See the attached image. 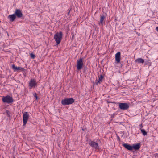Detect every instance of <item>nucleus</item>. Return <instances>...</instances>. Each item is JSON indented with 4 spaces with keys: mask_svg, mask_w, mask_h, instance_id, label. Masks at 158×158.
I'll use <instances>...</instances> for the list:
<instances>
[{
    "mask_svg": "<svg viewBox=\"0 0 158 158\" xmlns=\"http://www.w3.org/2000/svg\"><path fill=\"white\" fill-rule=\"evenodd\" d=\"M63 33L61 31H60L59 33L57 32L55 34L54 36V39L56 41V44L57 45L59 44L62 39Z\"/></svg>",
    "mask_w": 158,
    "mask_h": 158,
    "instance_id": "nucleus-1",
    "label": "nucleus"
},
{
    "mask_svg": "<svg viewBox=\"0 0 158 158\" xmlns=\"http://www.w3.org/2000/svg\"><path fill=\"white\" fill-rule=\"evenodd\" d=\"M74 99L72 98H68L62 99L61 104L64 106L71 104L74 102Z\"/></svg>",
    "mask_w": 158,
    "mask_h": 158,
    "instance_id": "nucleus-2",
    "label": "nucleus"
},
{
    "mask_svg": "<svg viewBox=\"0 0 158 158\" xmlns=\"http://www.w3.org/2000/svg\"><path fill=\"white\" fill-rule=\"evenodd\" d=\"M2 98V101L4 103L8 104L12 103L14 102V100L12 97L9 95H7L6 96H3Z\"/></svg>",
    "mask_w": 158,
    "mask_h": 158,
    "instance_id": "nucleus-3",
    "label": "nucleus"
},
{
    "mask_svg": "<svg viewBox=\"0 0 158 158\" xmlns=\"http://www.w3.org/2000/svg\"><path fill=\"white\" fill-rule=\"evenodd\" d=\"M129 107L128 103H119V108L121 110H127Z\"/></svg>",
    "mask_w": 158,
    "mask_h": 158,
    "instance_id": "nucleus-4",
    "label": "nucleus"
},
{
    "mask_svg": "<svg viewBox=\"0 0 158 158\" xmlns=\"http://www.w3.org/2000/svg\"><path fill=\"white\" fill-rule=\"evenodd\" d=\"M29 115L27 112H25L23 114V126H25L27 124L29 119Z\"/></svg>",
    "mask_w": 158,
    "mask_h": 158,
    "instance_id": "nucleus-5",
    "label": "nucleus"
},
{
    "mask_svg": "<svg viewBox=\"0 0 158 158\" xmlns=\"http://www.w3.org/2000/svg\"><path fill=\"white\" fill-rule=\"evenodd\" d=\"M83 60L82 58H80L77 60L76 67L78 70H80L81 69L83 66Z\"/></svg>",
    "mask_w": 158,
    "mask_h": 158,
    "instance_id": "nucleus-6",
    "label": "nucleus"
},
{
    "mask_svg": "<svg viewBox=\"0 0 158 158\" xmlns=\"http://www.w3.org/2000/svg\"><path fill=\"white\" fill-rule=\"evenodd\" d=\"M14 14L15 16H16L18 18H21L22 17L23 15L21 10L18 9H16L15 12Z\"/></svg>",
    "mask_w": 158,
    "mask_h": 158,
    "instance_id": "nucleus-7",
    "label": "nucleus"
},
{
    "mask_svg": "<svg viewBox=\"0 0 158 158\" xmlns=\"http://www.w3.org/2000/svg\"><path fill=\"white\" fill-rule=\"evenodd\" d=\"M106 18V16H105L104 15H100V22H99V25H103V24H105Z\"/></svg>",
    "mask_w": 158,
    "mask_h": 158,
    "instance_id": "nucleus-8",
    "label": "nucleus"
},
{
    "mask_svg": "<svg viewBox=\"0 0 158 158\" xmlns=\"http://www.w3.org/2000/svg\"><path fill=\"white\" fill-rule=\"evenodd\" d=\"M98 77L99 78L98 80H96L95 83V84L97 85H98L99 84H100L104 79V76L102 74L98 75Z\"/></svg>",
    "mask_w": 158,
    "mask_h": 158,
    "instance_id": "nucleus-9",
    "label": "nucleus"
},
{
    "mask_svg": "<svg viewBox=\"0 0 158 158\" xmlns=\"http://www.w3.org/2000/svg\"><path fill=\"white\" fill-rule=\"evenodd\" d=\"M37 85L36 81L35 79H31L29 82V86L30 87V89H31L32 87H35Z\"/></svg>",
    "mask_w": 158,
    "mask_h": 158,
    "instance_id": "nucleus-10",
    "label": "nucleus"
},
{
    "mask_svg": "<svg viewBox=\"0 0 158 158\" xmlns=\"http://www.w3.org/2000/svg\"><path fill=\"white\" fill-rule=\"evenodd\" d=\"M89 145L91 147L94 148L96 150L99 149V146L97 143L92 141L89 143Z\"/></svg>",
    "mask_w": 158,
    "mask_h": 158,
    "instance_id": "nucleus-11",
    "label": "nucleus"
},
{
    "mask_svg": "<svg viewBox=\"0 0 158 158\" xmlns=\"http://www.w3.org/2000/svg\"><path fill=\"white\" fill-rule=\"evenodd\" d=\"M140 148V143L134 144L132 146V150L134 149L135 150H137L139 149Z\"/></svg>",
    "mask_w": 158,
    "mask_h": 158,
    "instance_id": "nucleus-12",
    "label": "nucleus"
},
{
    "mask_svg": "<svg viewBox=\"0 0 158 158\" xmlns=\"http://www.w3.org/2000/svg\"><path fill=\"white\" fill-rule=\"evenodd\" d=\"M121 53L120 52H118L115 54V61L117 63H119L120 61Z\"/></svg>",
    "mask_w": 158,
    "mask_h": 158,
    "instance_id": "nucleus-13",
    "label": "nucleus"
},
{
    "mask_svg": "<svg viewBox=\"0 0 158 158\" xmlns=\"http://www.w3.org/2000/svg\"><path fill=\"white\" fill-rule=\"evenodd\" d=\"M122 145L127 150L129 151L132 150V146L130 144L128 143H124Z\"/></svg>",
    "mask_w": 158,
    "mask_h": 158,
    "instance_id": "nucleus-14",
    "label": "nucleus"
},
{
    "mask_svg": "<svg viewBox=\"0 0 158 158\" xmlns=\"http://www.w3.org/2000/svg\"><path fill=\"white\" fill-rule=\"evenodd\" d=\"M16 16H15L14 14L12 15H9L8 17V18L11 22L14 21L16 19Z\"/></svg>",
    "mask_w": 158,
    "mask_h": 158,
    "instance_id": "nucleus-15",
    "label": "nucleus"
},
{
    "mask_svg": "<svg viewBox=\"0 0 158 158\" xmlns=\"http://www.w3.org/2000/svg\"><path fill=\"white\" fill-rule=\"evenodd\" d=\"M12 67L13 69L14 70V71H17V70H23L24 68H21V67H16L14 64H13L12 65Z\"/></svg>",
    "mask_w": 158,
    "mask_h": 158,
    "instance_id": "nucleus-16",
    "label": "nucleus"
},
{
    "mask_svg": "<svg viewBox=\"0 0 158 158\" xmlns=\"http://www.w3.org/2000/svg\"><path fill=\"white\" fill-rule=\"evenodd\" d=\"M135 62L138 64L143 63L144 62V60L141 58H138L135 60Z\"/></svg>",
    "mask_w": 158,
    "mask_h": 158,
    "instance_id": "nucleus-17",
    "label": "nucleus"
},
{
    "mask_svg": "<svg viewBox=\"0 0 158 158\" xmlns=\"http://www.w3.org/2000/svg\"><path fill=\"white\" fill-rule=\"evenodd\" d=\"M144 63L145 65H148V66H150L151 65V62L150 60L144 61Z\"/></svg>",
    "mask_w": 158,
    "mask_h": 158,
    "instance_id": "nucleus-18",
    "label": "nucleus"
},
{
    "mask_svg": "<svg viewBox=\"0 0 158 158\" xmlns=\"http://www.w3.org/2000/svg\"><path fill=\"white\" fill-rule=\"evenodd\" d=\"M140 130H141V133H142L143 135L145 136L147 135V132L145 131L144 129L140 128Z\"/></svg>",
    "mask_w": 158,
    "mask_h": 158,
    "instance_id": "nucleus-19",
    "label": "nucleus"
},
{
    "mask_svg": "<svg viewBox=\"0 0 158 158\" xmlns=\"http://www.w3.org/2000/svg\"><path fill=\"white\" fill-rule=\"evenodd\" d=\"M6 114H7L8 117H10V111L8 110H6Z\"/></svg>",
    "mask_w": 158,
    "mask_h": 158,
    "instance_id": "nucleus-20",
    "label": "nucleus"
},
{
    "mask_svg": "<svg viewBox=\"0 0 158 158\" xmlns=\"http://www.w3.org/2000/svg\"><path fill=\"white\" fill-rule=\"evenodd\" d=\"M30 56L31 58L33 59H34L35 57V55L32 53L30 54Z\"/></svg>",
    "mask_w": 158,
    "mask_h": 158,
    "instance_id": "nucleus-21",
    "label": "nucleus"
},
{
    "mask_svg": "<svg viewBox=\"0 0 158 158\" xmlns=\"http://www.w3.org/2000/svg\"><path fill=\"white\" fill-rule=\"evenodd\" d=\"M33 95H34V97L35 98V99L37 100L38 98V97H37V94H36V93H35L33 94Z\"/></svg>",
    "mask_w": 158,
    "mask_h": 158,
    "instance_id": "nucleus-22",
    "label": "nucleus"
},
{
    "mask_svg": "<svg viewBox=\"0 0 158 158\" xmlns=\"http://www.w3.org/2000/svg\"><path fill=\"white\" fill-rule=\"evenodd\" d=\"M155 158H158V154L156 153L154 154Z\"/></svg>",
    "mask_w": 158,
    "mask_h": 158,
    "instance_id": "nucleus-23",
    "label": "nucleus"
},
{
    "mask_svg": "<svg viewBox=\"0 0 158 158\" xmlns=\"http://www.w3.org/2000/svg\"><path fill=\"white\" fill-rule=\"evenodd\" d=\"M70 10H70L68 12V15H70L69 14H70Z\"/></svg>",
    "mask_w": 158,
    "mask_h": 158,
    "instance_id": "nucleus-24",
    "label": "nucleus"
},
{
    "mask_svg": "<svg viewBox=\"0 0 158 158\" xmlns=\"http://www.w3.org/2000/svg\"><path fill=\"white\" fill-rule=\"evenodd\" d=\"M156 30L158 32V27H156Z\"/></svg>",
    "mask_w": 158,
    "mask_h": 158,
    "instance_id": "nucleus-25",
    "label": "nucleus"
},
{
    "mask_svg": "<svg viewBox=\"0 0 158 158\" xmlns=\"http://www.w3.org/2000/svg\"><path fill=\"white\" fill-rule=\"evenodd\" d=\"M140 127H141L140 128H141V129H142V128L143 127V126L142 124H141L140 125Z\"/></svg>",
    "mask_w": 158,
    "mask_h": 158,
    "instance_id": "nucleus-26",
    "label": "nucleus"
},
{
    "mask_svg": "<svg viewBox=\"0 0 158 158\" xmlns=\"http://www.w3.org/2000/svg\"><path fill=\"white\" fill-rule=\"evenodd\" d=\"M74 35H73H73H72V38H73V37H74Z\"/></svg>",
    "mask_w": 158,
    "mask_h": 158,
    "instance_id": "nucleus-27",
    "label": "nucleus"
}]
</instances>
